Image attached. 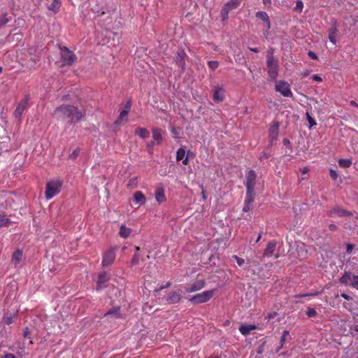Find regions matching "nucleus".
I'll return each instance as SVG.
<instances>
[{
    "label": "nucleus",
    "instance_id": "obj_31",
    "mask_svg": "<svg viewBox=\"0 0 358 358\" xmlns=\"http://www.w3.org/2000/svg\"><path fill=\"white\" fill-rule=\"evenodd\" d=\"M256 329V327L255 325H241L239 328L240 332L243 335H248L250 331L254 330Z\"/></svg>",
    "mask_w": 358,
    "mask_h": 358
},
{
    "label": "nucleus",
    "instance_id": "obj_49",
    "mask_svg": "<svg viewBox=\"0 0 358 358\" xmlns=\"http://www.w3.org/2000/svg\"><path fill=\"white\" fill-rule=\"evenodd\" d=\"M329 175L333 180H336L338 178V174L335 170L330 169Z\"/></svg>",
    "mask_w": 358,
    "mask_h": 358
},
{
    "label": "nucleus",
    "instance_id": "obj_6",
    "mask_svg": "<svg viewBox=\"0 0 358 358\" xmlns=\"http://www.w3.org/2000/svg\"><path fill=\"white\" fill-rule=\"evenodd\" d=\"M257 174L254 170H250L246 174L245 185L246 194H255V186L256 185Z\"/></svg>",
    "mask_w": 358,
    "mask_h": 358
},
{
    "label": "nucleus",
    "instance_id": "obj_51",
    "mask_svg": "<svg viewBox=\"0 0 358 358\" xmlns=\"http://www.w3.org/2000/svg\"><path fill=\"white\" fill-rule=\"evenodd\" d=\"M80 153V148H76L74 150L72 153L70 155V157L72 158H76Z\"/></svg>",
    "mask_w": 358,
    "mask_h": 358
},
{
    "label": "nucleus",
    "instance_id": "obj_59",
    "mask_svg": "<svg viewBox=\"0 0 358 358\" xmlns=\"http://www.w3.org/2000/svg\"><path fill=\"white\" fill-rule=\"evenodd\" d=\"M308 55L313 59H316L317 58V55L312 51H309Z\"/></svg>",
    "mask_w": 358,
    "mask_h": 358
},
{
    "label": "nucleus",
    "instance_id": "obj_32",
    "mask_svg": "<svg viewBox=\"0 0 358 358\" xmlns=\"http://www.w3.org/2000/svg\"><path fill=\"white\" fill-rule=\"evenodd\" d=\"M127 115H128V114L126 113V111H122V110L120 112V114L118 118L115 120V125H120V124H121V123L122 122H127V121H128Z\"/></svg>",
    "mask_w": 358,
    "mask_h": 358
},
{
    "label": "nucleus",
    "instance_id": "obj_47",
    "mask_svg": "<svg viewBox=\"0 0 358 358\" xmlns=\"http://www.w3.org/2000/svg\"><path fill=\"white\" fill-rule=\"evenodd\" d=\"M271 155V153L268 151H263L259 155V159L263 160L264 159H268Z\"/></svg>",
    "mask_w": 358,
    "mask_h": 358
},
{
    "label": "nucleus",
    "instance_id": "obj_57",
    "mask_svg": "<svg viewBox=\"0 0 358 358\" xmlns=\"http://www.w3.org/2000/svg\"><path fill=\"white\" fill-rule=\"evenodd\" d=\"M171 285V282H168L165 285L161 286L158 289H156V291H157V292H158V291H159V290H162V289H164L168 288V287H169Z\"/></svg>",
    "mask_w": 358,
    "mask_h": 358
},
{
    "label": "nucleus",
    "instance_id": "obj_12",
    "mask_svg": "<svg viewBox=\"0 0 358 358\" xmlns=\"http://www.w3.org/2000/svg\"><path fill=\"white\" fill-rule=\"evenodd\" d=\"M280 124L278 122H273L268 129V138L270 143L272 144L273 141L277 139L279 133Z\"/></svg>",
    "mask_w": 358,
    "mask_h": 358
},
{
    "label": "nucleus",
    "instance_id": "obj_11",
    "mask_svg": "<svg viewBox=\"0 0 358 358\" xmlns=\"http://www.w3.org/2000/svg\"><path fill=\"white\" fill-rule=\"evenodd\" d=\"M187 57L186 53L183 50H179L174 57L176 64L181 68L182 71L185 70V58Z\"/></svg>",
    "mask_w": 358,
    "mask_h": 358
},
{
    "label": "nucleus",
    "instance_id": "obj_28",
    "mask_svg": "<svg viewBox=\"0 0 358 358\" xmlns=\"http://www.w3.org/2000/svg\"><path fill=\"white\" fill-rule=\"evenodd\" d=\"M152 137L157 144L162 141V129L159 128L152 129Z\"/></svg>",
    "mask_w": 358,
    "mask_h": 358
},
{
    "label": "nucleus",
    "instance_id": "obj_40",
    "mask_svg": "<svg viewBox=\"0 0 358 358\" xmlns=\"http://www.w3.org/2000/svg\"><path fill=\"white\" fill-rule=\"evenodd\" d=\"M208 65L212 71H215L218 68L219 62L217 61L212 60L208 62Z\"/></svg>",
    "mask_w": 358,
    "mask_h": 358
},
{
    "label": "nucleus",
    "instance_id": "obj_50",
    "mask_svg": "<svg viewBox=\"0 0 358 358\" xmlns=\"http://www.w3.org/2000/svg\"><path fill=\"white\" fill-rule=\"evenodd\" d=\"M279 92L285 97H291V96H292V91H279Z\"/></svg>",
    "mask_w": 358,
    "mask_h": 358
},
{
    "label": "nucleus",
    "instance_id": "obj_39",
    "mask_svg": "<svg viewBox=\"0 0 358 358\" xmlns=\"http://www.w3.org/2000/svg\"><path fill=\"white\" fill-rule=\"evenodd\" d=\"M303 8V3L301 0H297L296 1V6L294 8V10L298 13H301Z\"/></svg>",
    "mask_w": 358,
    "mask_h": 358
},
{
    "label": "nucleus",
    "instance_id": "obj_35",
    "mask_svg": "<svg viewBox=\"0 0 358 358\" xmlns=\"http://www.w3.org/2000/svg\"><path fill=\"white\" fill-rule=\"evenodd\" d=\"M275 90H289V85L285 81L280 80L276 82Z\"/></svg>",
    "mask_w": 358,
    "mask_h": 358
},
{
    "label": "nucleus",
    "instance_id": "obj_5",
    "mask_svg": "<svg viewBox=\"0 0 358 358\" xmlns=\"http://www.w3.org/2000/svg\"><path fill=\"white\" fill-rule=\"evenodd\" d=\"M214 290H207L192 296L189 301L194 304L203 303L208 301L213 296Z\"/></svg>",
    "mask_w": 358,
    "mask_h": 358
},
{
    "label": "nucleus",
    "instance_id": "obj_18",
    "mask_svg": "<svg viewBox=\"0 0 358 358\" xmlns=\"http://www.w3.org/2000/svg\"><path fill=\"white\" fill-rule=\"evenodd\" d=\"M155 199L159 203H162L166 201L164 188L162 184L157 186L155 190Z\"/></svg>",
    "mask_w": 358,
    "mask_h": 358
},
{
    "label": "nucleus",
    "instance_id": "obj_55",
    "mask_svg": "<svg viewBox=\"0 0 358 358\" xmlns=\"http://www.w3.org/2000/svg\"><path fill=\"white\" fill-rule=\"evenodd\" d=\"M312 79L315 81H317V82H321L322 81V78L317 75V74H315L312 76Z\"/></svg>",
    "mask_w": 358,
    "mask_h": 358
},
{
    "label": "nucleus",
    "instance_id": "obj_23",
    "mask_svg": "<svg viewBox=\"0 0 358 358\" xmlns=\"http://www.w3.org/2000/svg\"><path fill=\"white\" fill-rule=\"evenodd\" d=\"M177 161L182 160V164L187 165L188 164V157H185V150L183 148H180L176 152Z\"/></svg>",
    "mask_w": 358,
    "mask_h": 358
},
{
    "label": "nucleus",
    "instance_id": "obj_34",
    "mask_svg": "<svg viewBox=\"0 0 358 358\" xmlns=\"http://www.w3.org/2000/svg\"><path fill=\"white\" fill-rule=\"evenodd\" d=\"M224 91H215L213 94V100L215 102L220 103L224 99Z\"/></svg>",
    "mask_w": 358,
    "mask_h": 358
},
{
    "label": "nucleus",
    "instance_id": "obj_36",
    "mask_svg": "<svg viewBox=\"0 0 358 358\" xmlns=\"http://www.w3.org/2000/svg\"><path fill=\"white\" fill-rule=\"evenodd\" d=\"M338 162V165L343 168H349L352 164V161L349 159H340Z\"/></svg>",
    "mask_w": 358,
    "mask_h": 358
},
{
    "label": "nucleus",
    "instance_id": "obj_2",
    "mask_svg": "<svg viewBox=\"0 0 358 358\" xmlns=\"http://www.w3.org/2000/svg\"><path fill=\"white\" fill-rule=\"evenodd\" d=\"M59 59L56 61L59 67L70 66L77 60V56L66 46L59 45Z\"/></svg>",
    "mask_w": 358,
    "mask_h": 358
},
{
    "label": "nucleus",
    "instance_id": "obj_44",
    "mask_svg": "<svg viewBox=\"0 0 358 358\" xmlns=\"http://www.w3.org/2000/svg\"><path fill=\"white\" fill-rule=\"evenodd\" d=\"M351 287L358 290V275H355V277L352 278Z\"/></svg>",
    "mask_w": 358,
    "mask_h": 358
},
{
    "label": "nucleus",
    "instance_id": "obj_7",
    "mask_svg": "<svg viewBox=\"0 0 358 358\" xmlns=\"http://www.w3.org/2000/svg\"><path fill=\"white\" fill-rule=\"evenodd\" d=\"M279 62L278 58L266 59L268 73L271 78L275 79L279 69Z\"/></svg>",
    "mask_w": 358,
    "mask_h": 358
},
{
    "label": "nucleus",
    "instance_id": "obj_54",
    "mask_svg": "<svg viewBox=\"0 0 358 358\" xmlns=\"http://www.w3.org/2000/svg\"><path fill=\"white\" fill-rule=\"evenodd\" d=\"M154 145H155V142L154 141H151V142L148 143L147 148H148L150 153H152V149L154 147Z\"/></svg>",
    "mask_w": 358,
    "mask_h": 358
},
{
    "label": "nucleus",
    "instance_id": "obj_26",
    "mask_svg": "<svg viewBox=\"0 0 358 358\" xmlns=\"http://www.w3.org/2000/svg\"><path fill=\"white\" fill-rule=\"evenodd\" d=\"M13 17L7 13H0V27L12 21Z\"/></svg>",
    "mask_w": 358,
    "mask_h": 358
},
{
    "label": "nucleus",
    "instance_id": "obj_38",
    "mask_svg": "<svg viewBox=\"0 0 358 358\" xmlns=\"http://www.w3.org/2000/svg\"><path fill=\"white\" fill-rule=\"evenodd\" d=\"M231 259H234L240 267H244L245 264V260L238 256L234 255L231 256Z\"/></svg>",
    "mask_w": 358,
    "mask_h": 358
},
{
    "label": "nucleus",
    "instance_id": "obj_37",
    "mask_svg": "<svg viewBox=\"0 0 358 358\" xmlns=\"http://www.w3.org/2000/svg\"><path fill=\"white\" fill-rule=\"evenodd\" d=\"M11 223L9 218L5 217L3 215H0V228L3 227H8Z\"/></svg>",
    "mask_w": 358,
    "mask_h": 358
},
{
    "label": "nucleus",
    "instance_id": "obj_58",
    "mask_svg": "<svg viewBox=\"0 0 358 358\" xmlns=\"http://www.w3.org/2000/svg\"><path fill=\"white\" fill-rule=\"evenodd\" d=\"M315 295H316V294H300L296 295L295 297L301 298V297H305V296H315Z\"/></svg>",
    "mask_w": 358,
    "mask_h": 358
},
{
    "label": "nucleus",
    "instance_id": "obj_14",
    "mask_svg": "<svg viewBox=\"0 0 358 358\" xmlns=\"http://www.w3.org/2000/svg\"><path fill=\"white\" fill-rule=\"evenodd\" d=\"M29 97L25 96L24 98L19 103L15 110L14 115L16 118H20L23 111L27 108Z\"/></svg>",
    "mask_w": 358,
    "mask_h": 358
},
{
    "label": "nucleus",
    "instance_id": "obj_52",
    "mask_svg": "<svg viewBox=\"0 0 358 358\" xmlns=\"http://www.w3.org/2000/svg\"><path fill=\"white\" fill-rule=\"evenodd\" d=\"M286 338L287 337H285V336H281V338H280V346L277 349V352H278L283 346L285 341H286Z\"/></svg>",
    "mask_w": 358,
    "mask_h": 358
},
{
    "label": "nucleus",
    "instance_id": "obj_1",
    "mask_svg": "<svg viewBox=\"0 0 358 358\" xmlns=\"http://www.w3.org/2000/svg\"><path fill=\"white\" fill-rule=\"evenodd\" d=\"M53 115L58 120H67L74 124L80 121L83 113L76 106L70 104H62L54 111Z\"/></svg>",
    "mask_w": 358,
    "mask_h": 358
},
{
    "label": "nucleus",
    "instance_id": "obj_21",
    "mask_svg": "<svg viewBox=\"0 0 358 358\" xmlns=\"http://www.w3.org/2000/svg\"><path fill=\"white\" fill-rule=\"evenodd\" d=\"M355 275H353L350 272H345L342 277L340 278V282L345 285L351 286L352 278Z\"/></svg>",
    "mask_w": 358,
    "mask_h": 358
},
{
    "label": "nucleus",
    "instance_id": "obj_3",
    "mask_svg": "<svg viewBox=\"0 0 358 358\" xmlns=\"http://www.w3.org/2000/svg\"><path fill=\"white\" fill-rule=\"evenodd\" d=\"M63 182L61 180H53L47 182L45 195L47 199L53 198L61 191Z\"/></svg>",
    "mask_w": 358,
    "mask_h": 358
},
{
    "label": "nucleus",
    "instance_id": "obj_15",
    "mask_svg": "<svg viewBox=\"0 0 358 358\" xmlns=\"http://www.w3.org/2000/svg\"><path fill=\"white\" fill-rule=\"evenodd\" d=\"M182 299L181 293L178 291H171L166 296V300L169 304L179 303Z\"/></svg>",
    "mask_w": 358,
    "mask_h": 358
},
{
    "label": "nucleus",
    "instance_id": "obj_53",
    "mask_svg": "<svg viewBox=\"0 0 358 358\" xmlns=\"http://www.w3.org/2000/svg\"><path fill=\"white\" fill-rule=\"evenodd\" d=\"M353 248H354V245L349 243V244L347 245L346 252L348 253H351L352 250H353Z\"/></svg>",
    "mask_w": 358,
    "mask_h": 358
},
{
    "label": "nucleus",
    "instance_id": "obj_63",
    "mask_svg": "<svg viewBox=\"0 0 358 358\" xmlns=\"http://www.w3.org/2000/svg\"><path fill=\"white\" fill-rule=\"evenodd\" d=\"M301 173H302L303 175H305V174L308 173V168H306V167H304V168H303V169H301Z\"/></svg>",
    "mask_w": 358,
    "mask_h": 358
},
{
    "label": "nucleus",
    "instance_id": "obj_41",
    "mask_svg": "<svg viewBox=\"0 0 358 358\" xmlns=\"http://www.w3.org/2000/svg\"><path fill=\"white\" fill-rule=\"evenodd\" d=\"M306 119L309 123L310 128H312L313 126L316 125L315 120L310 116L308 113H306Z\"/></svg>",
    "mask_w": 358,
    "mask_h": 358
},
{
    "label": "nucleus",
    "instance_id": "obj_27",
    "mask_svg": "<svg viewBox=\"0 0 358 358\" xmlns=\"http://www.w3.org/2000/svg\"><path fill=\"white\" fill-rule=\"evenodd\" d=\"M131 229L126 227L124 224H122L120 226L119 235L120 237L127 238L129 236L130 234L131 233Z\"/></svg>",
    "mask_w": 358,
    "mask_h": 358
},
{
    "label": "nucleus",
    "instance_id": "obj_9",
    "mask_svg": "<svg viewBox=\"0 0 358 358\" xmlns=\"http://www.w3.org/2000/svg\"><path fill=\"white\" fill-rule=\"evenodd\" d=\"M338 33V24L336 20L332 19L331 21V27L329 29L328 38L330 42L334 45L337 43V36Z\"/></svg>",
    "mask_w": 358,
    "mask_h": 358
},
{
    "label": "nucleus",
    "instance_id": "obj_13",
    "mask_svg": "<svg viewBox=\"0 0 358 358\" xmlns=\"http://www.w3.org/2000/svg\"><path fill=\"white\" fill-rule=\"evenodd\" d=\"M109 274L106 271H102L99 274L96 289H102L107 286V282L109 280Z\"/></svg>",
    "mask_w": 358,
    "mask_h": 358
},
{
    "label": "nucleus",
    "instance_id": "obj_19",
    "mask_svg": "<svg viewBox=\"0 0 358 358\" xmlns=\"http://www.w3.org/2000/svg\"><path fill=\"white\" fill-rule=\"evenodd\" d=\"M255 194H246L244 206L243 208V210L244 212H248L252 208V203L254 201Z\"/></svg>",
    "mask_w": 358,
    "mask_h": 358
},
{
    "label": "nucleus",
    "instance_id": "obj_33",
    "mask_svg": "<svg viewBox=\"0 0 358 358\" xmlns=\"http://www.w3.org/2000/svg\"><path fill=\"white\" fill-rule=\"evenodd\" d=\"M61 2L59 0H53L52 2L48 6V9L52 10L54 13H57L60 8Z\"/></svg>",
    "mask_w": 358,
    "mask_h": 358
},
{
    "label": "nucleus",
    "instance_id": "obj_30",
    "mask_svg": "<svg viewBox=\"0 0 358 358\" xmlns=\"http://www.w3.org/2000/svg\"><path fill=\"white\" fill-rule=\"evenodd\" d=\"M17 313L6 314L3 317V322L6 324L10 325L17 319Z\"/></svg>",
    "mask_w": 358,
    "mask_h": 358
},
{
    "label": "nucleus",
    "instance_id": "obj_64",
    "mask_svg": "<svg viewBox=\"0 0 358 358\" xmlns=\"http://www.w3.org/2000/svg\"><path fill=\"white\" fill-rule=\"evenodd\" d=\"M248 48L252 52H259V49L257 48Z\"/></svg>",
    "mask_w": 358,
    "mask_h": 358
},
{
    "label": "nucleus",
    "instance_id": "obj_8",
    "mask_svg": "<svg viewBox=\"0 0 358 358\" xmlns=\"http://www.w3.org/2000/svg\"><path fill=\"white\" fill-rule=\"evenodd\" d=\"M242 0H230L224 4L221 10V16L223 20L228 18L229 11L236 9L240 5Z\"/></svg>",
    "mask_w": 358,
    "mask_h": 358
},
{
    "label": "nucleus",
    "instance_id": "obj_10",
    "mask_svg": "<svg viewBox=\"0 0 358 358\" xmlns=\"http://www.w3.org/2000/svg\"><path fill=\"white\" fill-rule=\"evenodd\" d=\"M206 285L203 279L196 280L192 285H187L185 287V292L187 293L195 292L202 289Z\"/></svg>",
    "mask_w": 358,
    "mask_h": 358
},
{
    "label": "nucleus",
    "instance_id": "obj_42",
    "mask_svg": "<svg viewBox=\"0 0 358 358\" xmlns=\"http://www.w3.org/2000/svg\"><path fill=\"white\" fill-rule=\"evenodd\" d=\"M131 100H128L124 106V108L122 110V111H126V113L129 114V111H130V109H131Z\"/></svg>",
    "mask_w": 358,
    "mask_h": 358
},
{
    "label": "nucleus",
    "instance_id": "obj_24",
    "mask_svg": "<svg viewBox=\"0 0 358 358\" xmlns=\"http://www.w3.org/2000/svg\"><path fill=\"white\" fill-rule=\"evenodd\" d=\"M134 201L138 205H143L145 203V197L142 192L137 191L133 196Z\"/></svg>",
    "mask_w": 358,
    "mask_h": 358
},
{
    "label": "nucleus",
    "instance_id": "obj_17",
    "mask_svg": "<svg viewBox=\"0 0 358 358\" xmlns=\"http://www.w3.org/2000/svg\"><path fill=\"white\" fill-rule=\"evenodd\" d=\"M276 245H277L276 241L273 240V241H270L267 244L266 248H265V250L264 251L263 256L264 257H271L273 255L274 251L275 250Z\"/></svg>",
    "mask_w": 358,
    "mask_h": 358
},
{
    "label": "nucleus",
    "instance_id": "obj_56",
    "mask_svg": "<svg viewBox=\"0 0 358 358\" xmlns=\"http://www.w3.org/2000/svg\"><path fill=\"white\" fill-rule=\"evenodd\" d=\"M30 334V330L28 327H26L23 329V336L24 338L27 337Z\"/></svg>",
    "mask_w": 358,
    "mask_h": 358
},
{
    "label": "nucleus",
    "instance_id": "obj_25",
    "mask_svg": "<svg viewBox=\"0 0 358 358\" xmlns=\"http://www.w3.org/2000/svg\"><path fill=\"white\" fill-rule=\"evenodd\" d=\"M22 251L17 249L12 255L11 262L14 265H17L22 259Z\"/></svg>",
    "mask_w": 358,
    "mask_h": 358
},
{
    "label": "nucleus",
    "instance_id": "obj_60",
    "mask_svg": "<svg viewBox=\"0 0 358 358\" xmlns=\"http://www.w3.org/2000/svg\"><path fill=\"white\" fill-rule=\"evenodd\" d=\"M337 229H338L337 226L334 224H330L329 225V229L331 231H334L337 230Z\"/></svg>",
    "mask_w": 358,
    "mask_h": 358
},
{
    "label": "nucleus",
    "instance_id": "obj_20",
    "mask_svg": "<svg viewBox=\"0 0 358 358\" xmlns=\"http://www.w3.org/2000/svg\"><path fill=\"white\" fill-rule=\"evenodd\" d=\"M105 317L112 319L122 318V315L120 313V308L119 307L113 308L109 310L106 314Z\"/></svg>",
    "mask_w": 358,
    "mask_h": 358
},
{
    "label": "nucleus",
    "instance_id": "obj_16",
    "mask_svg": "<svg viewBox=\"0 0 358 358\" xmlns=\"http://www.w3.org/2000/svg\"><path fill=\"white\" fill-rule=\"evenodd\" d=\"M329 214H335L338 215V217H350L352 215V213L350 211H348L344 208H342L341 207L336 206L333 208L331 210H329Z\"/></svg>",
    "mask_w": 358,
    "mask_h": 358
},
{
    "label": "nucleus",
    "instance_id": "obj_22",
    "mask_svg": "<svg viewBox=\"0 0 358 358\" xmlns=\"http://www.w3.org/2000/svg\"><path fill=\"white\" fill-rule=\"evenodd\" d=\"M256 17L266 23L267 30L271 28V22L268 14L264 11H258L256 13Z\"/></svg>",
    "mask_w": 358,
    "mask_h": 358
},
{
    "label": "nucleus",
    "instance_id": "obj_29",
    "mask_svg": "<svg viewBox=\"0 0 358 358\" xmlns=\"http://www.w3.org/2000/svg\"><path fill=\"white\" fill-rule=\"evenodd\" d=\"M136 134L139 136L141 138H147L150 136V132L149 131L145 128H141L138 127L136 129L135 131Z\"/></svg>",
    "mask_w": 358,
    "mask_h": 358
},
{
    "label": "nucleus",
    "instance_id": "obj_43",
    "mask_svg": "<svg viewBox=\"0 0 358 358\" xmlns=\"http://www.w3.org/2000/svg\"><path fill=\"white\" fill-rule=\"evenodd\" d=\"M306 313L307 316L309 317H313L317 315L316 310L314 308H308Z\"/></svg>",
    "mask_w": 358,
    "mask_h": 358
},
{
    "label": "nucleus",
    "instance_id": "obj_45",
    "mask_svg": "<svg viewBox=\"0 0 358 358\" xmlns=\"http://www.w3.org/2000/svg\"><path fill=\"white\" fill-rule=\"evenodd\" d=\"M139 255L138 253H135L134 255L133 256L132 259H131V263L132 265H136L139 263Z\"/></svg>",
    "mask_w": 358,
    "mask_h": 358
},
{
    "label": "nucleus",
    "instance_id": "obj_48",
    "mask_svg": "<svg viewBox=\"0 0 358 358\" xmlns=\"http://www.w3.org/2000/svg\"><path fill=\"white\" fill-rule=\"evenodd\" d=\"M136 180H137L136 178H133L130 179L129 180L127 186L131 187H134L136 184Z\"/></svg>",
    "mask_w": 358,
    "mask_h": 358
},
{
    "label": "nucleus",
    "instance_id": "obj_4",
    "mask_svg": "<svg viewBox=\"0 0 358 358\" xmlns=\"http://www.w3.org/2000/svg\"><path fill=\"white\" fill-rule=\"evenodd\" d=\"M117 249V246H114L103 253L101 264L103 267L109 266L114 262Z\"/></svg>",
    "mask_w": 358,
    "mask_h": 358
},
{
    "label": "nucleus",
    "instance_id": "obj_61",
    "mask_svg": "<svg viewBox=\"0 0 358 358\" xmlns=\"http://www.w3.org/2000/svg\"><path fill=\"white\" fill-rule=\"evenodd\" d=\"M341 296L346 300H350L352 299V297H350L349 295L345 294V293H342L341 294Z\"/></svg>",
    "mask_w": 358,
    "mask_h": 358
},
{
    "label": "nucleus",
    "instance_id": "obj_62",
    "mask_svg": "<svg viewBox=\"0 0 358 358\" xmlns=\"http://www.w3.org/2000/svg\"><path fill=\"white\" fill-rule=\"evenodd\" d=\"M282 143H283V145H285V146H289L290 145V141L287 138H284Z\"/></svg>",
    "mask_w": 358,
    "mask_h": 358
},
{
    "label": "nucleus",
    "instance_id": "obj_46",
    "mask_svg": "<svg viewBox=\"0 0 358 358\" xmlns=\"http://www.w3.org/2000/svg\"><path fill=\"white\" fill-rule=\"evenodd\" d=\"M274 51H275V50L273 48H269V49L267 52V54H266V59L275 58L273 56Z\"/></svg>",
    "mask_w": 358,
    "mask_h": 358
}]
</instances>
